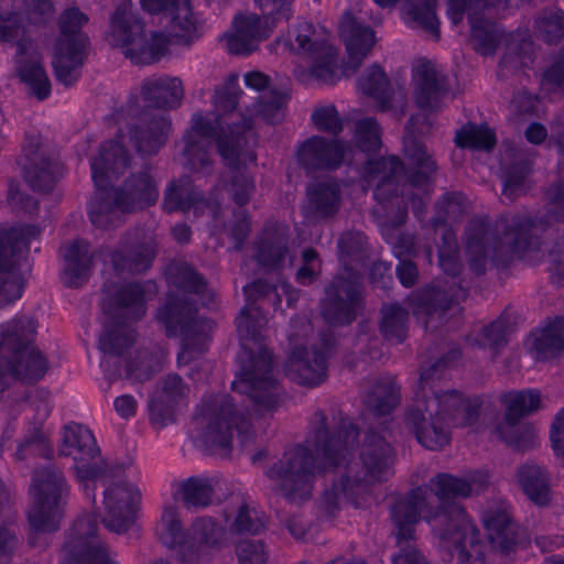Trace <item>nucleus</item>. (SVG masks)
<instances>
[{"label": "nucleus", "instance_id": "obj_1", "mask_svg": "<svg viewBox=\"0 0 564 564\" xmlns=\"http://www.w3.org/2000/svg\"><path fill=\"white\" fill-rule=\"evenodd\" d=\"M359 429L339 408L318 410L310 423L306 445L286 451L265 471L273 482L272 491L291 503H302L312 497L316 463L318 468L345 466L332 488L319 500L321 508L332 517L340 499L358 506L375 484L393 475L395 452L392 445L372 429L362 437L359 460L348 463L358 441Z\"/></svg>", "mask_w": 564, "mask_h": 564}, {"label": "nucleus", "instance_id": "obj_2", "mask_svg": "<svg viewBox=\"0 0 564 564\" xmlns=\"http://www.w3.org/2000/svg\"><path fill=\"white\" fill-rule=\"evenodd\" d=\"M416 119L406 122L403 140L405 163L398 156L369 160L365 181L375 184L373 197L384 208L398 210V226L405 221L408 206L421 218L426 212L425 198L433 191L437 164L426 147L412 135Z\"/></svg>", "mask_w": 564, "mask_h": 564}, {"label": "nucleus", "instance_id": "obj_3", "mask_svg": "<svg viewBox=\"0 0 564 564\" xmlns=\"http://www.w3.org/2000/svg\"><path fill=\"white\" fill-rule=\"evenodd\" d=\"M130 165L131 156L121 141L108 140L100 145L98 155L91 161L93 181L97 191L89 203L88 213L94 226L107 229L118 219V212L137 213L156 203L159 188L149 163L142 170L131 173L113 194L107 191L111 182Z\"/></svg>", "mask_w": 564, "mask_h": 564}, {"label": "nucleus", "instance_id": "obj_4", "mask_svg": "<svg viewBox=\"0 0 564 564\" xmlns=\"http://www.w3.org/2000/svg\"><path fill=\"white\" fill-rule=\"evenodd\" d=\"M431 498L432 494L426 488L416 487L395 501L391 508V519L397 544L411 542L415 524L423 519L431 524L434 534L457 564H470L471 558H482L485 554L479 531L467 518L464 508L455 501L434 506Z\"/></svg>", "mask_w": 564, "mask_h": 564}, {"label": "nucleus", "instance_id": "obj_5", "mask_svg": "<svg viewBox=\"0 0 564 564\" xmlns=\"http://www.w3.org/2000/svg\"><path fill=\"white\" fill-rule=\"evenodd\" d=\"M547 227V219L523 215H516L511 219L500 216L494 223L488 217L470 219L465 228L469 270L476 275H482L489 263L507 268L514 253L538 249L540 236Z\"/></svg>", "mask_w": 564, "mask_h": 564}, {"label": "nucleus", "instance_id": "obj_6", "mask_svg": "<svg viewBox=\"0 0 564 564\" xmlns=\"http://www.w3.org/2000/svg\"><path fill=\"white\" fill-rule=\"evenodd\" d=\"M267 322L260 306H243L236 318L242 354L239 356L240 370L231 388L246 394L259 413L278 409L284 394L274 376L272 354L261 344V332Z\"/></svg>", "mask_w": 564, "mask_h": 564}, {"label": "nucleus", "instance_id": "obj_7", "mask_svg": "<svg viewBox=\"0 0 564 564\" xmlns=\"http://www.w3.org/2000/svg\"><path fill=\"white\" fill-rule=\"evenodd\" d=\"M191 123V129L183 135L182 154L186 167L205 174L212 172L213 162L208 153L212 138H216L218 152L228 166L238 162L245 147L243 134L251 129L250 119L225 120L223 116H217L214 124L200 113H195Z\"/></svg>", "mask_w": 564, "mask_h": 564}, {"label": "nucleus", "instance_id": "obj_8", "mask_svg": "<svg viewBox=\"0 0 564 564\" xmlns=\"http://www.w3.org/2000/svg\"><path fill=\"white\" fill-rule=\"evenodd\" d=\"M36 325L29 317L14 318L2 326L0 335V391L6 389L4 379L32 383L47 370L44 356L32 346Z\"/></svg>", "mask_w": 564, "mask_h": 564}, {"label": "nucleus", "instance_id": "obj_9", "mask_svg": "<svg viewBox=\"0 0 564 564\" xmlns=\"http://www.w3.org/2000/svg\"><path fill=\"white\" fill-rule=\"evenodd\" d=\"M106 39L111 46L120 47L123 55L137 65L159 62L166 51L162 36L147 37L144 23L134 12L129 0H122L116 7L110 17Z\"/></svg>", "mask_w": 564, "mask_h": 564}, {"label": "nucleus", "instance_id": "obj_10", "mask_svg": "<svg viewBox=\"0 0 564 564\" xmlns=\"http://www.w3.org/2000/svg\"><path fill=\"white\" fill-rule=\"evenodd\" d=\"M31 489L34 499L28 512L30 525L37 532L57 530L63 518V499L67 495L63 474L54 466L36 469Z\"/></svg>", "mask_w": 564, "mask_h": 564}, {"label": "nucleus", "instance_id": "obj_11", "mask_svg": "<svg viewBox=\"0 0 564 564\" xmlns=\"http://www.w3.org/2000/svg\"><path fill=\"white\" fill-rule=\"evenodd\" d=\"M126 119L130 145L141 156L156 155L172 130L171 118L161 111L143 109L139 100L130 99L120 110Z\"/></svg>", "mask_w": 564, "mask_h": 564}, {"label": "nucleus", "instance_id": "obj_12", "mask_svg": "<svg viewBox=\"0 0 564 564\" xmlns=\"http://www.w3.org/2000/svg\"><path fill=\"white\" fill-rule=\"evenodd\" d=\"M364 285L354 268H343L325 288L322 316L333 326L352 323L364 308Z\"/></svg>", "mask_w": 564, "mask_h": 564}, {"label": "nucleus", "instance_id": "obj_13", "mask_svg": "<svg viewBox=\"0 0 564 564\" xmlns=\"http://www.w3.org/2000/svg\"><path fill=\"white\" fill-rule=\"evenodd\" d=\"M466 297L467 290L460 283L437 279L412 292L409 303L424 329L435 333L446 323V314L453 304Z\"/></svg>", "mask_w": 564, "mask_h": 564}, {"label": "nucleus", "instance_id": "obj_14", "mask_svg": "<svg viewBox=\"0 0 564 564\" xmlns=\"http://www.w3.org/2000/svg\"><path fill=\"white\" fill-rule=\"evenodd\" d=\"M299 48L307 54L312 64L307 69L295 72L302 83L315 79L324 85H334L343 76V64L338 65V52L328 41L316 32L313 24L302 22L297 25L296 37Z\"/></svg>", "mask_w": 564, "mask_h": 564}, {"label": "nucleus", "instance_id": "obj_15", "mask_svg": "<svg viewBox=\"0 0 564 564\" xmlns=\"http://www.w3.org/2000/svg\"><path fill=\"white\" fill-rule=\"evenodd\" d=\"M506 405L505 419L494 433L496 436L517 451L524 452L534 445L535 431L521 419L541 406V393L538 390L514 391L503 394Z\"/></svg>", "mask_w": 564, "mask_h": 564}, {"label": "nucleus", "instance_id": "obj_16", "mask_svg": "<svg viewBox=\"0 0 564 564\" xmlns=\"http://www.w3.org/2000/svg\"><path fill=\"white\" fill-rule=\"evenodd\" d=\"M199 415L206 423L203 441L206 446L227 448L230 446L232 430L247 433L249 422L238 411L228 394H213L205 398L199 408Z\"/></svg>", "mask_w": 564, "mask_h": 564}, {"label": "nucleus", "instance_id": "obj_17", "mask_svg": "<svg viewBox=\"0 0 564 564\" xmlns=\"http://www.w3.org/2000/svg\"><path fill=\"white\" fill-rule=\"evenodd\" d=\"M59 453L75 460L77 479L84 485L88 495L91 490L95 500V485L90 488L89 482H95L106 475L108 463L100 457V451L91 431L82 425L65 426Z\"/></svg>", "mask_w": 564, "mask_h": 564}, {"label": "nucleus", "instance_id": "obj_18", "mask_svg": "<svg viewBox=\"0 0 564 564\" xmlns=\"http://www.w3.org/2000/svg\"><path fill=\"white\" fill-rule=\"evenodd\" d=\"M39 235L40 228L34 225L10 229L0 227V305L21 296L24 282L15 264L22 250Z\"/></svg>", "mask_w": 564, "mask_h": 564}, {"label": "nucleus", "instance_id": "obj_19", "mask_svg": "<svg viewBox=\"0 0 564 564\" xmlns=\"http://www.w3.org/2000/svg\"><path fill=\"white\" fill-rule=\"evenodd\" d=\"M151 292H156L152 281L123 284L106 282L102 288V310L117 324L139 321L145 315V294Z\"/></svg>", "mask_w": 564, "mask_h": 564}, {"label": "nucleus", "instance_id": "obj_20", "mask_svg": "<svg viewBox=\"0 0 564 564\" xmlns=\"http://www.w3.org/2000/svg\"><path fill=\"white\" fill-rule=\"evenodd\" d=\"M484 523L488 540L487 544L482 545L485 556L471 558V562L487 561L488 564H495L499 560L500 564H507L521 543L523 531L506 511L486 513Z\"/></svg>", "mask_w": 564, "mask_h": 564}, {"label": "nucleus", "instance_id": "obj_21", "mask_svg": "<svg viewBox=\"0 0 564 564\" xmlns=\"http://www.w3.org/2000/svg\"><path fill=\"white\" fill-rule=\"evenodd\" d=\"M141 494L138 487L128 481L109 485L104 491V525L111 532L126 533L135 522Z\"/></svg>", "mask_w": 564, "mask_h": 564}, {"label": "nucleus", "instance_id": "obj_22", "mask_svg": "<svg viewBox=\"0 0 564 564\" xmlns=\"http://www.w3.org/2000/svg\"><path fill=\"white\" fill-rule=\"evenodd\" d=\"M156 254L155 240L141 228L128 230L110 260L116 273L140 274L150 269Z\"/></svg>", "mask_w": 564, "mask_h": 564}, {"label": "nucleus", "instance_id": "obj_23", "mask_svg": "<svg viewBox=\"0 0 564 564\" xmlns=\"http://www.w3.org/2000/svg\"><path fill=\"white\" fill-rule=\"evenodd\" d=\"M20 165L25 182L35 192H51L61 176L58 163L47 154L39 135H26Z\"/></svg>", "mask_w": 564, "mask_h": 564}, {"label": "nucleus", "instance_id": "obj_24", "mask_svg": "<svg viewBox=\"0 0 564 564\" xmlns=\"http://www.w3.org/2000/svg\"><path fill=\"white\" fill-rule=\"evenodd\" d=\"M196 305L186 297L170 296L166 303L158 310V319L166 327L169 336L177 333L185 336L182 351L177 356L178 365L189 364L203 350L194 349L189 344V335L197 327Z\"/></svg>", "mask_w": 564, "mask_h": 564}, {"label": "nucleus", "instance_id": "obj_25", "mask_svg": "<svg viewBox=\"0 0 564 564\" xmlns=\"http://www.w3.org/2000/svg\"><path fill=\"white\" fill-rule=\"evenodd\" d=\"M405 423L413 430L417 442L429 449H441L451 441L448 421L435 416L422 399H414L405 413Z\"/></svg>", "mask_w": 564, "mask_h": 564}, {"label": "nucleus", "instance_id": "obj_26", "mask_svg": "<svg viewBox=\"0 0 564 564\" xmlns=\"http://www.w3.org/2000/svg\"><path fill=\"white\" fill-rule=\"evenodd\" d=\"M339 34L348 53L347 62L343 63V74L349 77L359 69L364 58L372 50L376 36L370 26L358 22L349 12H345L341 17Z\"/></svg>", "mask_w": 564, "mask_h": 564}, {"label": "nucleus", "instance_id": "obj_27", "mask_svg": "<svg viewBox=\"0 0 564 564\" xmlns=\"http://www.w3.org/2000/svg\"><path fill=\"white\" fill-rule=\"evenodd\" d=\"M500 0H474L469 4L470 41L476 52L492 55L505 37V30L485 11Z\"/></svg>", "mask_w": 564, "mask_h": 564}, {"label": "nucleus", "instance_id": "obj_28", "mask_svg": "<svg viewBox=\"0 0 564 564\" xmlns=\"http://www.w3.org/2000/svg\"><path fill=\"white\" fill-rule=\"evenodd\" d=\"M414 102L426 112L437 111L448 93L446 77L427 59H419L413 68Z\"/></svg>", "mask_w": 564, "mask_h": 564}, {"label": "nucleus", "instance_id": "obj_29", "mask_svg": "<svg viewBox=\"0 0 564 564\" xmlns=\"http://www.w3.org/2000/svg\"><path fill=\"white\" fill-rule=\"evenodd\" d=\"M359 87L364 94L373 98L381 111H391L401 119L406 112L408 98L403 89H394L382 68L371 66L359 78Z\"/></svg>", "mask_w": 564, "mask_h": 564}, {"label": "nucleus", "instance_id": "obj_30", "mask_svg": "<svg viewBox=\"0 0 564 564\" xmlns=\"http://www.w3.org/2000/svg\"><path fill=\"white\" fill-rule=\"evenodd\" d=\"M296 156L299 164L307 172L335 170L344 161L345 149L338 140L313 135L299 145Z\"/></svg>", "mask_w": 564, "mask_h": 564}, {"label": "nucleus", "instance_id": "obj_31", "mask_svg": "<svg viewBox=\"0 0 564 564\" xmlns=\"http://www.w3.org/2000/svg\"><path fill=\"white\" fill-rule=\"evenodd\" d=\"M163 208L167 213L193 209L196 214L208 209L214 218L217 217L220 210L217 204L204 198L202 191L193 184V181L187 175L173 180L169 184L164 192Z\"/></svg>", "mask_w": 564, "mask_h": 564}, {"label": "nucleus", "instance_id": "obj_32", "mask_svg": "<svg viewBox=\"0 0 564 564\" xmlns=\"http://www.w3.org/2000/svg\"><path fill=\"white\" fill-rule=\"evenodd\" d=\"M189 387L177 373H169L161 380V389L150 402V417L153 425L164 427L174 422V406L186 401Z\"/></svg>", "mask_w": 564, "mask_h": 564}, {"label": "nucleus", "instance_id": "obj_33", "mask_svg": "<svg viewBox=\"0 0 564 564\" xmlns=\"http://www.w3.org/2000/svg\"><path fill=\"white\" fill-rule=\"evenodd\" d=\"M284 371L301 386H318L327 377L326 357L319 350L296 347L285 362Z\"/></svg>", "mask_w": 564, "mask_h": 564}, {"label": "nucleus", "instance_id": "obj_34", "mask_svg": "<svg viewBox=\"0 0 564 564\" xmlns=\"http://www.w3.org/2000/svg\"><path fill=\"white\" fill-rule=\"evenodd\" d=\"M140 95L144 102L143 109L172 110L182 105L184 87L178 77H149L142 82Z\"/></svg>", "mask_w": 564, "mask_h": 564}, {"label": "nucleus", "instance_id": "obj_35", "mask_svg": "<svg viewBox=\"0 0 564 564\" xmlns=\"http://www.w3.org/2000/svg\"><path fill=\"white\" fill-rule=\"evenodd\" d=\"M235 33L227 39L228 50L234 54H248L257 50V43L269 37L276 25L257 14L236 17Z\"/></svg>", "mask_w": 564, "mask_h": 564}, {"label": "nucleus", "instance_id": "obj_36", "mask_svg": "<svg viewBox=\"0 0 564 564\" xmlns=\"http://www.w3.org/2000/svg\"><path fill=\"white\" fill-rule=\"evenodd\" d=\"M254 260L269 270H280L286 262L291 264L288 229L278 226L265 227L257 242Z\"/></svg>", "mask_w": 564, "mask_h": 564}, {"label": "nucleus", "instance_id": "obj_37", "mask_svg": "<svg viewBox=\"0 0 564 564\" xmlns=\"http://www.w3.org/2000/svg\"><path fill=\"white\" fill-rule=\"evenodd\" d=\"M245 82L249 88L260 93L253 105L254 111L268 123L281 122L289 99L288 94L276 89H267L269 88L270 78L259 70L246 74Z\"/></svg>", "mask_w": 564, "mask_h": 564}, {"label": "nucleus", "instance_id": "obj_38", "mask_svg": "<svg viewBox=\"0 0 564 564\" xmlns=\"http://www.w3.org/2000/svg\"><path fill=\"white\" fill-rule=\"evenodd\" d=\"M460 357V349L452 347L446 352L434 355L429 350V357L420 369L419 390L415 398H430L440 392L438 383L444 380L448 373L452 361Z\"/></svg>", "mask_w": 564, "mask_h": 564}, {"label": "nucleus", "instance_id": "obj_39", "mask_svg": "<svg viewBox=\"0 0 564 564\" xmlns=\"http://www.w3.org/2000/svg\"><path fill=\"white\" fill-rule=\"evenodd\" d=\"M367 406L377 415H386L400 402V386L394 378L368 379L365 384Z\"/></svg>", "mask_w": 564, "mask_h": 564}, {"label": "nucleus", "instance_id": "obj_40", "mask_svg": "<svg viewBox=\"0 0 564 564\" xmlns=\"http://www.w3.org/2000/svg\"><path fill=\"white\" fill-rule=\"evenodd\" d=\"M64 283L68 288H78L87 279L93 265V254L89 243L85 240H74L64 252Z\"/></svg>", "mask_w": 564, "mask_h": 564}, {"label": "nucleus", "instance_id": "obj_41", "mask_svg": "<svg viewBox=\"0 0 564 564\" xmlns=\"http://www.w3.org/2000/svg\"><path fill=\"white\" fill-rule=\"evenodd\" d=\"M308 212L316 218L334 217L341 204V191L336 182L324 181L307 188Z\"/></svg>", "mask_w": 564, "mask_h": 564}, {"label": "nucleus", "instance_id": "obj_42", "mask_svg": "<svg viewBox=\"0 0 564 564\" xmlns=\"http://www.w3.org/2000/svg\"><path fill=\"white\" fill-rule=\"evenodd\" d=\"M518 481L527 497L538 506L551 500L550 478L545 469L534 463H527L517 471Z\"/></svg>", "mask_w": 564, "mask_h": 564}, {"label": "nucleus", "instance_id": "obj_43", "mask_svg": "<svg viewBox=\"0 0 564 564\" xmlns=\"http://www.w3.org/2000/svg\"><path fill=\"white\" fill-rule=\"evenodd\" d=\"M87 22L88 17L78 8L66 9L58 20L61 35L55 44L63 43L68 48H77V52H87L89 39L82 32V26Z\"/></svg>", "mask_w": 564, "mask_h": 564}, {"label": "nucleus", "instance_id": "obj_44", "mask_svg": "<svg viewBox=\"0 0 564 564\" xmlns=\"http://www.w3.org/2000/svg\"><path fill=\"white\" fill-rule=\"evenodd\" d=\"M167 14L171 33L177 43L188 46L200 36V24L194 17L189 0L174 3Z\"/></svg>", "mask_w": 564, "mask_h": 564}, {"label": "nucleus", "instance_id": "obj_45", "mask_svg": "<svg viewBox=\"0 0 564 564\" xmlns=\"http://www.w3.org/2000/svg\"><path fill=\"white\" fill-rule=\"evenodd\" d=\"M532 350L538 360H549L564 350V317H556L552 323L532 334Z\"/></svg>", "mask_w": 564, "mask_h": 564}, {"label": "nucleus", "instance_id": "obj_46", "mask_svg": "<svg viewBox=\"0 0 564 564\" xmlns=\"http://www.w3.org/2000/svg\"><path fill=\"white\" fill-rule=\"evenodd\" d=\"M506 159H512V161L503 170L502 195L509 202H513L518 196L525 193V180L531 164L523 154H516L513 150L506 151L503 160Z\"/></svg>", "mask_w": 564, "mask_h": 564}, {"label": "nucleus", "instance_id": "obj_47", "mask_svg": "<svg viewBox=\"0 0 564 564\" xmlns=\"http://www.w3.org/2000/svg\"><path fill=\"white\" fill-rule=\"evenodd\" d=\"M169 280L180 290L202 295L203 304L207 305L213 301V293L207 290L205 278L186 262L173 263L169 267Z\"/></svg>", "mask_w": 564, "mask_h": 564}, {"label": "nucleus", "instance_id": "obj_48", "mask_svg": "<svg viewBox=\"0 0 564 564\" xmlns=\"http://www.w3.org/2000/svg\"><path fill=\"white\" fill-rule=\"evenodd\" d=\"M409 312L398 303L383 304L380 310L379 332L391 344H401L408 335Z\"/></svg>", "mask_w": 564, "mask_h": 564}, {"label": "nucleus", "instance_id": "obj_49", "mask_svg": "<svg viewBox=\"0 0 564 564\" xmlns=\"http://www.w3.org/2000/svg\"><path fill=\"white\" fill-rule=\"evenodd\" d=\"M532 28L536 37L544 43L558 44L564 39V10L558 7L539 10L533 18Z\"/></svg>", "mask_w": 564, "mask_h": 564}, {"label": "nucleus", "instance_id": "obj_50", "mask_svg": "<svg viewBox=\"0 0 564 564\" xmlns=\"http://www.w3.org/2000/svg\"><path fill=\"white\" fill-rule=\"evenodd\" d=\"M163 358L164 354L159 347L138 350L135 356L127 362L126 378L139 382L149 380L161 370Z\"/></svg>", "mask_w": 564, "mask_h": 564}, {"label": "nucleus", "instance_id": "obj_51", "mask_svg": "<svg viewBox=\"0 0 564 564\" xmlns=\"http://www.w3.org/2000/svg\"><path fill=\"white\" fill-rule=\"evenodd\" d=\"M477 480L473 477L470 480L455 477L451 474L441 473L430 480L431 492H433L441 502L452 498H466L471 495L473 486Z\"/></svg>", "mask_w": 564, "mask_h": 564}, {"label": "nucleus", "instance_id": "obj_52", "mask_svg": "<svg viewBox=\"0 0 564 564\" xmlns=\"http://www.w3.org/2000/svg\"><path fill=\"white\" fill-rule=\"evenodd\" d=\"M18 75L39 100H44L50 96L51 83L40 59L20 61Z\"/></svg>", "mask_w": 564, "mask_h": 564}, {"label": "nucleus", "instance_id": "obj_53", "mask_svg": "<svg viewBox=\"0 0 564 564\" xmlns=\"http://www.w3.org/2000/svg\"><path fill=\"white\" fill-rule=\"evenodd\" d=\"M87 52H77V48H68L63 43L54 46L53 67L56 78L68 86L75 82L74 72L84 62Z\"/></svg>", "mask_w": 564, "mask_h": 564}, {"label": "nucleus", "instance_id": "obj_54", "mask_svg": "<svg viewBox=\"0 0 564 564\" xmlns=\"http://www.w3.org/2000/svg\"><path fill=\"white\" fill-rule=\"evenodd\" d=\"M455 143L458 148L490 151L496 145V137L487 124L469 122L456 132Z\"/></svg>", "mask_w": 564, "mask_h": 564}, {"label": "nucleus", "instance_id": "obj_55", "mask_svg": "<svg viewBox=\"0 0 564 564\" xmlns=\"http://www.w3.org/2000/svg\"><path fill=\"white\" fill-rule=\"evenodd\" d=\"M337 247L343 268H354L368 257V242L361 231H346L338 239Z\"/></svg>", "mask_w": 564, "mask_h": 564}, {"label": "nucleus", "instance_id": "obj_56", "mask_svg": "<svg viewBox=\"0 0 564 564\" xmlns=\"http://www.w3.org/2000/svg\"><path fill=\"white\" fill-rule=\"evenodd\" d=\"M182 499L187 507H207L212 503L214 487L208 479L191 477L180 486Z\"/></svg>", "mask_w": 564, "mask_h": 564}, {"label": "nucleus", "instance_id": "obj_57", "mask_svg": "<svg viewBox=\"0 0 564 564\" xmlns=\"http://www.w3.org/2000/svg\"><path fill=\"white\" fill-rule=\"evenodd\" d=\"M432 409L435 416H441L446 421L454 422L457 411L464 405V398L457 390H441L430 398H421Z\"/></svg>", "mask_w": 564, "mask_h": 564}, {"label": "nucleus", "instance_id": "obj_58", "mask_svg": "<svg viewBox=\"0 0 564 564\" xmlns=\"http://www.w3.org/2000/svg\"><path fill=\"white\" fill-rule=\"evenodd\" d=\"M135 340V333L132 328L122 325H115L107 328L100 336L99 348L105 354L120 356Z\"/></svg>", "mask_w": 564, "mask_h": 564}, {"label": "nucleus", "instance_id": "obj_59", "mask_svg": "<svg viewBox=\"0 0 564 564\" xmlns=\"http://www.w3.org/2000/svg\"><path fill=\"white\" fill-rule=\"evenodd\" d=\"M513 323V315L503 312L497 319L482 327L481 344L497 352L507 345V335L512 330Z\"/></svg>", "mask_w": 564, "mask_h": 564}, {"label": "nucleus", "instance_id": "obj_60", "mask_svg": "<svg viewBox=\"0 0 564 564\" xmlns=\"http://www.w3.org/2000/svg\"><path fill=\"white\" fill-rule=\"evenodd\" d=\"M19 12H0V42L15 43L18 53L24 54L26 40L25 28Z\"/></svg>", "mask_w": 564, "mask_h": 564}, {"label": "nucleus", "instance_id": "obj_61", "mask_svg": "<svg viewBox=\"0 0 564 564\" xmlns=\"http://www.w3.org/2000/svg\"><path fill=\"white\" fill-rule=\"evenodd\" d=\"M162 533L161 540L167 547L184 546L186 536L178 518L176 507L169 505L164 507L161 518Z\"/></svg>", "mask_w": 564, "mask_h": 564}, {"label": "nucleus", "instance_id": "obj_62", "mask_svg": "<svg viewBox=\"0 0 564 564\" xmlns=\"http://www.w3.org/2000/svg\"><path fill=\"white\" fill-rule=\"evenodd\" d=\"M247 304L259 306L258 302L268 301L274 308L281 305V293L276 284H270L264 279H257L243 288Z\"/></svg>", "mask_w": 564, "mask_h": 564}, {"label": "nucleus", "instance_id": "obj_63", "mask_svg": "<svg viewBox=\"0 0 564 564\" xmlns=\"http://www.w3.org/2000/svg\"><path fill=\"white\" fill-rule=\"evenodd\" d=\"M239 564H269L270 551L263 540L242 539L235 545Z\"/></svg>", "mask_w": 564, "mask_h": 564}, {"label": "nucleus", "instance_id": "obj_64", "mask_svg": "<svg viewBox=\"0 0 564 564\" xmlns=\"http://www.w3.org/2000/svg\"><path fill=\"white\" fill-rule=\"evenodd\" d=\"M355 141L364 152H376L381 148V131L375 118H365L356 122Z\"/></svg>", "mask_w": 564, "mask_h": 564}]
</instances>
